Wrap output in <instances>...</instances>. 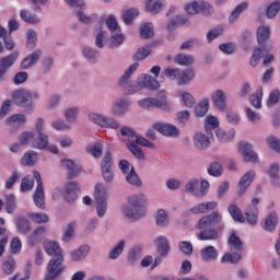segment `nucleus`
<instances>
[{
  "mask_svg": "<svg viewBox=\"0 0 280 280\" xmlns=\"http://www.w3.org/2000/svg\"><path fill=\"white\" fill-rule=\"evenodd\" d=\"M213 106L224 113L226 110V93L222 90H217L211 95Z\"/></svg>",
  "mask_w": 280,
  "mask_h": 280,
  "instance_id": "nucleus-20",
  "label": "nucleus"
},
{
  "mask_svg": "<svg viewBox=\"0 0 280 280\" xmlns=\"http://www.w3.org/2000/svg\"><path fill=\"white\" fill-rule=\"evenodd\" d=\"M61 167L67 170V178L68 180H73V178H78L82 173V166L77 164L75 161L71 159H61L60 160Z\"/></svg>",
  "mask_w": 280,
  "mask_h": 280,
  "instance_id": "nucleus-14",
  "label": "nucleus"
},
{
  "mask_svg": "<svg viewBox=\"0 0 280 280\" xmlns=\"http://www.w3.org/2000/svg\"><path fill=\"white\" fill-rule=\"evenodd\" d=\"M253 180H255V171H248L245 173L238 182L237 196H244L248 187L253 184Z\"/></svg>",
  "mask_w": 280,
  "mask_h": 280,
  "instance_id": "nucleus-18",
  "label": "nucleus"
},
{
  "mask_svg": "<svg viewBox=\"0 0 280 280\" xmlns=\"http://www.w3.org/2000/svg\"><path fill=\"white\" fill-rule=\"evenodd\" d=\"M155 246L158 248L159 255L162 257H167L170 255V241L165 236H159L155 240Z\"/></svg>",
  "mask_w": 280,
  "mask_h": 280,
  "instance_id": "nucleus-30",
  "label": "nucleus"
},
{
  "mask_svg": "<svg viewBox=\"0 0 280 280\" xmlns=\"http://www.w3.org/2000/svg\"><path fill=\"white\" fill-rule=\"evenodd\" d=\"M140 84L142 89H149V91H158L161 86V83L150 74H141Z\"/></svg>",
  "mask_w": 280,
  "mask_h": 280,
  "instance_id": "nucleus-27",
  "label": "nucleus"
},
{
  "mask_svg": "<svg viewBox=\"0 0 280 280\" xmlns=\"http://www.w3.org/2000/svg\"><path fill=\"white\" fill-rule=\"evenodd\" d=\"M49 145V136L47 133H38L37 138L32 141V148L35 150H47Z\"/></svg>",
  "mask_w": 280,
  "mask_h": 280,
  "instance_id": "nucleus-33",
  "label": "nucleus"
},
{
  "mask_svg": "<svg viewBox=\"0 0 280 280\" xmlns=\"http://www.w3.org/2000/svg\"><path fill=\"white\" fill-rule=\"evenodd\" d=\"M128 150L133 154L136 159L139 161H143L145 159V153L141 150V148L138 147L137 143H127Z\"/></svg>",
  "mask_w": 280,
  "mask_h": 280,
  "instance_id": "nucleus-60",
  "label": "nucleus"
},
{
  "mask_svg": "<svg viewBox=\"0 0 280 280\" xmlns=\"http://www.w3.org/2000/svg\"><path fill=\"white\" fill-rule=\"evenodd\" d=\"M141 246H135L132 247L127 256V261L131 265L137 264V261H139V259H141Z\"/></svg>",
  "mask_w": 280,
  "mask_h": 280,
  "instance_id": "nucleus-53",
  "label": "nucleus"
},
{
  "mask_svg": "<svg viewBox=\"0 0 280 280\" xmlns=\"http://www.w3.org/2000/svg\"><path fill=\"white\" fill-rule=\"evenodd\" d=\"M16 226H18L19 233H21L22 235H25L32 231V226L30 225V220H27L26 218H20L18 220Z\"/></svg>",
  "mask_w": 280,
  "mask_h": 280,
  "instance_id": "nucleus-57",
  "label": "nucleus"
},
{
  "mask_svg": "<svg viewBox=\"0 0 280 280\" xmlns=\"http://www.w3.org/2000/svg\"><path fill=\"white\" fill-rule=\"evenodd\" d=\"M219 127H220V120H218V117L207 116L205 128L210 139H213V132H215V130H218Z\"/></svg>",
  "mask_w": 280,
  "mask_h": 280,
  "instance_id": "nucleus-31",
  "label": "nucleus"
},
{
  "mask_svg": "<svg viewBox=\"0 0 280 280\" xmlns=\"http://www.w3.org/2000/svg\"><path fill=\"white\" fill-rule=\"evenodd\" d=\"M175 62L180 67H189L196 62V58H194L191 55L179 54L175 57Z\"/></svg>",
  "mask_w": 280,
  "mask_h": 280,
  "instance_id": "nucleus-46",
  "label": "nucleus"
},
{
  "mask_svg": "<svg viewBox=\"0 0 280 280\" xmlns=\"http://www.w3.org/2000/svg\"><path fill=\"white\" fill-rule=\"evenodd\" d=\"M214 132L221 143H228V141H233V139H235V129H231L228 132L222 129H217Z\"/></svg>",
  "mask_w": 280,
  "mask_h": 280,
  "instance_id": "nucleus-42",
  "label": "nucleus"
},
{
  "mask_svg": "<svg viewBox=\"0 0 280 280\" xmlns=\"http://www.w3.org/2000/svg\"><path fill=\"white\" fill-rule=\"evenodd\" d=\"M152 128L163 137H168L171 139H178V137H180V129L170 122H154Z\"/></svg>",
  "mask_w": 280,
  "mask_h": 280,
  "instance_id": "nucleus-11",
  "label": "nucleus"
},
{
  "mask_svg": "<svg viewBox=\"0 0 280 280\" xmlns=\"http://www.w3.org/2000/svg\"><path fill=\"white\" fill-rule=\"evenodd\" d=\"M45 226H38L37 229H35L28 237V246H31V248H34V246L40 244V242H43V240L45 238Z\"/></svg>",
  "mask_w": 280,
  "mask_h": 280,
  "instance_id": "nucleus-25",
  "label": "nucleus"
},
{
  "mask_svg": "<svg viewBox=\"0 0 280 280\" xmlns=\"http://www.w3.org/2000/svg\"><path fill=\"white\" fill-rule=\"evenodd\" d=\"M26 45L30 47V49H34L36 47V43H38V34H36V31L30 28L26 31Z\"/></svg>",
  "mask_w": 280,
  "mask_h": 280,
  "instance_id": "nucleus-59",
  "label": "nucleus"
},
{
  "mask_svg": "<svg viewBox=\"0 0 280 280\" xmlns=\"http://www.w3.org/2000/svg\"><path fill=\"white\" fill-rule=\"evenodd\" d=\"M279 171H280V165L279 163H273L269 166V176L271 178V184L273 187H279Z\"/></svg>",
  "mask_w": 280,
  "mask_h": 280,
  "instance_id": "nucleus-49",
  "label": "nucleus"
},
{
  "mask_svg": "<svg viewBox=\"0 0 280 280\" xmlns=\"http://www.w3.org/2000/svg\"><path fill=\"white\" fill-rule=\"evenodd\" d=\"M220 230L214 229V228H205L203 231H201L197 237L201 242H215V240H219L220 237Z\"/></svg>",
  "mask_w": 280,
  "mask_h": 280,
  "instance_id": "nucleus-24",
  "label": "nucleus"
},
{
  "mask_svg": "<svg viewBox=\"0 0 280 280\" xmlns=\"http://www.w3.org/2000/svg\"><path fill=\"white\" fill-rule=\"evenodd\" d=\"M279 222V218L277 217V213L271 212L266 219L262 224V228L265 231H268L269 233H272L275 229H277V224Z\"/></svg>",
  "mask_w": 280,
  "mask_h": 280,
  "instance_id": "nucleus-37",
  "label": "nucleus"
},
{
  "mask_svg": "<svg viewBox=\"0 0 280 280\" xmlns=\"http://www.w3.org/2000/svg\"><path fill=\"white\" fill-rule=\"evenodd\" d=\"M137 69H139V62H135L131 66H129V68L118 80V86H120V89L125 91L128 88V85L132 82L130 81V78H132V74Z\"/></svg>",
  "mask_w": 280,
  "mask_h": 280,
  "instance_id": "nucleus-21",
  "label": "nucleus"
},
{
  "mask_svg": "<svg viewBox=\"0 0 280 280\" xmlns=\"http://www.w3.org/2000/svg\"><path fill=\"white\" fill-rule=\"evenodd\" d=\"M86 9H78L74 11V14L77 19L80 21V23H83V25H91L92 21H95L97 19V15H89L84 12Z\"/></svg>",
  "mask_w": 280,
  "mask_h": 280,
  "instance_id": "nucleus-41",
  "label": "nucleus"
},
{
  "mask_svg": "<svg viewBox=\"0 0 280 280\" xmlns=\"http://www.w3.org/2000/svg\"><path fill=\"white\" fill-rule=\"evenodd\" d=\"M279 10H280V1L277 0V1L272 2L267 8V18L268 19H275V16H277V14H279Z\"/></svg>",
  "mask_w": 280,
  "mask_h": 280,
  "instance_id": "nucleus-64",
  "label": "nucleus"
},
{
  "mask_svg": "<svg viewBox=\"0 0 280 280\" xmlns=\"http://www.w3.org/2000/svg\"><path fill=\"white\" fill-rule=\"evenodd\" d=\"M209 226H217L218 231H224V223L220 212L213 211L210 214L203 215L197 224V229L199 231H202V229H209Z\"/></svg>",
  "mask_w": 280,
  "mask_h": 280,
  "instance_id": "nucleus-8",
  "label": "nucleus"
},
{
  "mask_svg": "<svg viewBox=\"0 0 280 280\" xmlns=\"http://www.w3.org/2000/svg\"><path fill=\"white\" fill-rule=\"evenodd\" d=\"M245 10H248V2H242L241 4H238L230 14L229 16V22L230 23H235V21H237V19H240V14H242V12H245Z\"/></svg>",
  "mask_w": 280,
  "mask_h": 280,
  "instance_id": "nucleus-47",
  "label": "nucleus"
},
{
  "mask_svg": "<svg viewBox=\"0 0 280 280\" xmlns=\"http://www.w3.org/2000/svg\"><path fill=\"white\" fill-rule=\"evenodd\" d=\"M126 180L129 185H132V187H141V185H143L141 177H139V174L135 171V166H131L130 172L126 175Z\"/></svg>",
  "mask_w": 280,
  "mask_h": 280,
  "instance_id": "nucleus-40",
  "label": "nucleus"
},
{
  "mask_svg": "<svg viewBox=\"0 0 280 280\" xmlns=\"http://www.w3.org/2000/svg\"><path fill=\"white\" fill-rule=\"evenodd\" d=\"M124 248H126V241L120 240L108 253L109 259H119L121 253H124Z\"/></svg>",
  "mask_w": 280,
  "mask_h": 280,
  "instance_id": "nucleus-43",
  "label": "nucleus"
},
{
  "mask_svg": "<svg viewBox=\"0 0 280 280\" xmlns=\"http://www.w3.org/2000/svg\"><path fill=\"white\" fill-rule=\"evenodd\" d=\"M160 100L155 97H147L138 101L140 108H161L164 113H170L172 110V104L167 102V94L165 92H160Z\"/></svg>",
  "mask_w": 280,
  "mask_h": 280,
  "instance_id": "nucleus-4",
  "label": "nucleus"
},
{
  "mask_svg": "<svg viewBox=\"0 0 280 280\" xmlns=\"http://www.w3.org/2000/svg\"><path fill=\"white\" fill-rule=\"evenodd\" d=\"M108 198V189L104 184H96L94 191V199L96 202V213L98 218H104L106 215V211H108V202L106 201Z\"/></svg>",
  "mask_w": 280,
  "mask_h": 280,
  "instance_id": "nucleus-6",
  "label": "nucleus"
},
{
  "mask_svg": "<svg viewBox=\"0 0 280 280\" xmlns=\"http://www.w3.org/2000/svg\"><path fill=\"white\" fill-rule=\"evenodd\" d=\"M187 19L183 18V15H176L175 18L171 19L166 25V28L168 30V32H172L174 30H176V27L180 26V25H185L187 23Z\"/></svg>",
  "mask_w": 280,
  "mask_h": 280,
  "instance_id": "nucleus-51",
  "label": "nucleus"
},
{
  "mask_svg": "<svg viewBox=\"0 0 280 280\" xmlns=\"http://www.w3.org/2000/svg\"><path fill=\"white\" fill-rule=\"evenodd\" d=\"M150 54H152V48H150V46H144L136 51V54L132 56V60L136 62L138 60H145Z\"/></svg>",
  "mask_w": 280,
  "mask_h": 280,
  "instance_id": "nucleus-55",
  "label": "nucleus"
},
{
  "mask_svg": "<svg viewBox=\"0 0 280 280\" xmlns=\"http://www.w3.org/2000/svg\"><path fill=\"white\" fill-rule=\"evenodd\" d=\"M80 190V184L78 182H70L66 186V190L63 194V198L67 202H73L78 198V195L75 194L77 191Z\"/></svg>",
  "mask_w": 280,
  "mask_h": 280,
  "instance_id": "nucleus-26",
  "label": "nucleus"
},
{
  "mask_svg": "<svg viewBox=\"0 0 280 280\" xmlns=\"http://www.w3.org/2000/svg\"><path fill=\"white\" fill-rule=\"evenodd\" d=\"M19 51H13L12 54L2 57L0 59V69H3L4 71H8V69L14 67V62L19 60Z\"/></svg>",
  "mask_w": 280,
  "mask_h": 280,
  "instance_id": "nucleus-29",
  "label": "nucleus"
},
{
  "mask_svg": "<svg viewBox=\"0 0 280 280\" xmlns=\"http://www.w3.org/2000/svg\"><path fill=\"white\" fill-rule=\"evenodd\" d=\"M228 211L231 215V218L234 220V222L244 223L246 222V219L244 217V212H242V209L235 205H230L228 207Z\"/></svg>",
  "mask_w": 280,
  "mask_h": 280,
  "instance_id": "nucleus-36",
  "label": "nucleus"
},
{
  "mask_svg": "<svg viewBox=\"0 0 280 280\" xmlns=\"http://www.w3.org/2000/svg\"><path fill=\"white\" fill-rule=\"evenodd\" d=\"M97 55H98L97 50L92 49L91 47H84L83 48V57L91 65H95V62L97 60Z\"/></svg>",
  "mask_w": 280,
  "mask_h": 280,
  "instance_id": "nucleus-58",
  "label": "nucleus"
},
{
  "mask_svg": "<svg viewBox=\"0 0 280 280\" xmlns=\"http://www.w3.org/2000/svg\"><path fill=\"white\" fill-rule=\"evenodd\" d=\"M38 163V153L36 151H28L24 153L23 158L21 159V164L22 165H28V166H34Z\"/></svg>",
  "mask_w": 280,
  "mask_h": 280,
  "instance_id": "nucleus-39",
  "label": "nucleus"
},
{
  "mask_svg": "<svg viewBox=\"0 0 280 280\" xmlns=\"http://www.w3.org/2000/svg\"><path fill=\"white\" fill-rule=\"evenodd\" d=\"M240 152L246 163H259V156L253 150V144L241 142Z\"/></svg>",
  "mask_w": 280,
  "mask_h": 280,
  "instance_id": "nucleus-16",
  "label": "nucleus"
},
{
  "mask_svg": "<svg viewBox=\"0 0 280 280\" xmlns=\"http://www.w3.org/2000/svg\"><path fill=\"white\" fill-rule=\"evenodd\" d=\"M222 164L220 162H212L208 167V174L218 178L223 173Z\"/></svg>",
  "mask_w": 280,
  "mask_h": 280,
  "instance_id": "nucleus-61",
  "label": "nucleus"
},
{
  "mask_svg": "<svg viewBox=\"0 0 280 280\" xmlns=\"http://www.w3.org/2000/svg\"><path fill=\"white\" fill-rule=\"evenodd\" d=\"M75 222H71L67 225L66 230L63 231L62 235V242L66 244H69L71 240L73 238V235H75Z\"/></svg>",
  "mask_w": 280,
  "mask_h": 280,
  "instance_id": "nucleus-56",
  "label": "nucleus"
},
{
  "mask_svg": "<svg viewBox=\"0 0 280 280\" xmlns=\"http://www.w3.org/2000/svg\"><path fill=\"white\" fill-rule=\"evenodd\" d=\"M44 250L49 257H52V259H56V257H63L62 248H60V245L56 241H45Z\"/></svg>",
  "mask_w": 280,
  "mask_h": 280,
  "instance_id": "nucleus-23",
  "label": "nucleus"
},
{
  "mask_svg": "<svg viewBox=\"0 0 280 280\" xmlns=\"http://www.w3.org/2000/svg\"><path fill=\"white\" fill-rule=\"evenodd\" d=\"M27 218L35 222V224H47L49 222V215L45 212H28Z\"/></svg>",
  "mask_w": 280,
  "mask_h": 280,
  "instance_id": "nucleus-48",
  "label": "nucleus"
},
{
  "mask_svg": "<svg viewBox=\"0 0 280 280\" xmlns=\"http://www.w3.org/2000/svg\"><path fill=\"white\" fill-rule=\"evenodd\" d=\"M207 113H209V98H203L195 106V115L197 117H205Z\"/></svg>",
  "mask_w": 280,
  "mask_h": 280,
  "instance_id": "nucleus-45",
  "label": "nucleus"
},
{
  "mask_svg": "<svg viewBox=\"0 0 280 280\" xmlns=\"http://www.w3.org/2000/svg\"><path fill=\"white\" fill-rule=\"evenodd\" d=\"M91 248L89 245H82L79 248L72 250L70 253V257L72 261H82V259H86Z\"/></svg>",
  "mask_w": 280,
  "mask_h": 280,
  "instance_id": "nucleus-32",
  "label": "nucleus"
},
{
  "mask_svg": "<svg viewBox=\"0 0 280 280\" xmlns=\"http://www.w3.org/2000/svg\"><path fill=\"white\" fill-rule=\"evenodd\" d=\"M192 141L197 150H208V148H211V140L209 139V136L200 131H197L194 135Z\"/></svg>",
  "mask_w": 280,
  "mask_h": 280,
  "instance_id": "nucleus-22",
  "label": "nucleus"
},
{
  "mask_svg": "<svg viewBox=\"0 0 280 280\" xmlns=\"http://www.w3.org/2000/svg\"><path fill=\"white\" fill-rule=\"evenodd\" d=\"M20 18L24 23H27L28 25H38L40 23V18L25 9L20 11Z\"/></svg>",
  "mask_w": 280,
  "mask_h": 280,
  "instance_id": "nucleus-35",
  "label": "nucleus"
},
{
  "mask_svg": "<svg viewBox=\"0 0 280 280\" xmlns=\"http://www.w3.org/2000/svg\"><path fill=\"white\" fill-rule=\"evenodd\" d=\"M2 270L4 275H12V272L16 270V261L14 260V257L9 256L4 259L2 262Z\"/></svg>",
  "mask_w": 280,
  "mask_h": 280,
  "instance_id": "nucleus-50",
  "label": "nucleus"
},
{
  "mask_svg": "<svg viewBox=\"0 0 280 280\" xmlns=\"http://www.w3.org/2000/svg\"><path fill=\"white\" fill-rule=\"evenodd\" d=\"M259 198H254L252 199L250 205H247L244 210V218L247 224H250L252 226H255V224H257V222L259 221V208H257V205H259Z\"/></svg>",
  "mask_w": 280,
  "mask_h": 280,
  "instance_id": "nucleus-13",
  "label": "nucleus"
},
{
  "mask_svg": "<svg viewBox=\"0 0 280 280\" xmlns=\"http://www.w3.org/2000/svg\"><path fill=\"white\" fill-rule=\"evenodd\" d=\"M187 14L194 16L196 14H203V16H211L213 14V7L207 1L195 0L187 3L184 8Z\"/></svg>",
  "mask_w": 280,
  "mask_h": 280,
  "instance_id": "nucleus-7",
  "label": "nucleus"
},
{
  "mask_svg": "<svg viewBox=\"0 0 280 280\" xmlns=\"http://www.w3.org/2000/svg\"><path fill=\"white\" fill-rule=\"evenodd\" d=\"M200 255H201L202 261H215L220 253L214 246L208 245L200 250Z\"/></svg>",
  "mask_w": 280,
  "mask_h": 280,
  "instance_id": "nucleus-28",
  "label": "nucleus"
},
{
  "mask_svg": "<svg viewBox=\"0 0 280 280\" xmlns=\"http://www.w3.org/2000/svg\"><path fill=\"white\" fill-rule=\"evenodd\" d=\"M43 58V49H36L26 56L20 63V69L23 71L32 69Z\"/></svg>",
  "mask_w": 280,
  "mask_h": 280,
  "instance_id": "nucleus-17",
  "label": "nucleus"
},
{
  "mask_svg": "<svg viewBox=\"0 0 280 280\" xmlns=\"http://www.w3.org/2000/svg\"><path fill=\"white\" fill-rule=\"evenodd\" d=\"M12 100L18 106L33 110L34 100H40V94L37 91L20 89L12 93Z\"/></svg>",
  "mask_w": 280,
  "mask_h": 280,
  "instance_id": "nucleus-2",
  "label": "nucleus"
},
{
  "mask_svg": "<svg viewBox=\"0 0 280 280\" xmlns=\"http://www.w3.org/2000/svg\"><path fill=\"white\" fill-rule=\"evenodd\" d=\"M26 120L27 118L23 114H14L5 119L9 126H14V124L22 126V124H25Z\"/></svg>",
  "mask_w": 280,
  "mask_h": 280,
  "instance_id": "nucleus-62",
  "label": "nucleus"
},
{
  "mask_svg": "<svg viewBox=\"0 0 280 280\" xmlns=\"http://www.w3.org/2000/svg\"><path fill=\"white\" fill-rule=\"evenodd\" d=\"M140 36L144 40H148L154 36V27H152V23L147 22L140 26Z\"/></svg>",
  "mask_w": 280,
  "mask_h": 280,
  "instance_id": "nucleus-52",
  "label": "nucleus"
},
{
  "mask_svg": "<svg viewBox=\"0 0 280 280\" xmlns=\"http://www.w3.org/2000/svg\"><path fill=\"white\" fill-rule=\"evenodd\" d=\"M113 154H110V151H106L101 161V170H113Z\"/></svg>",
  "mask_w": 280,
  "mask_h": 280,
  "instance_id": "nucleus-63",
  "label": "nucleus"
},
{
  "mask_svg": "<svg viewBox=\"0 0 280 280\" xmlns=\"http://www.w3.org/2000/svg\"><path fill=\"white\" fill-rule=\"evenodd\" d=\"M228 244L233 254H224L221 259L222 264H240L242 261V254L240 253L244 248L242 240L235 233H232L228 238Z\"/></svg>",
  "mask_w": 280,
  "mask_h": 280,
  "instance_id": "nucleus-3",
  "label": "nucleus"
},
{
  "mask_svg": "<svg viewBox=\"0 0 280 280\" xmlns=\"http://www.w3.org/2000/svg\"><path fill=\"white\" fill-rule=\"evenodd\" d=\"M33 174L37 183L35 192L33 195L34 205L38 209H45V188L43 186V179L40 178V173L38 171H34Z\"/></svg>",
  "mask_w": 280,
  "mask_h": 280,
  "instance_id": "nucleus-12",
  "label": "nucleus"
},
{
  "mask_svg": "<svg viewBox=\"0 0 280 280\" xmlns=\"http://www.w3.org/2000/svg\"><path fill=\"white\" fill-rule=\"evenodd\" d=\"M164 75L165 78H171V80H176L179 86H185V84H189L196 78V72L194 69L167 68L164 70Z\"/></svg>",
  "mask_w": 280,
  "mask_h": 280,
  "instance_id": "nucleus-5",
  "label": "nucleus"
},
{
  "mask_svg": "<svg viewBox=\"0 0 280 280\" xmlns=\"http://www.w3.org/2000/svg\"><path fill=\"white\" fill-rule=\"evenodd\" d=\"M132 102L129 98L121 97L116 100L112 107V113L116 117H124V115L130 113Z\"/></svg>",
  "mask_w": 280,
  "mask_h": 280,
  "instance_id": "nucleus-15",
  "label": "nucleus"
},
{
  "mask_svg": "<svg viewBox=\"0 0 280 280\" xmlns=\"http://www.w3.org/2000/svg\"><path fill=\"white\" fill-rule=\"evenodd\" d=\"M218 208L217 201H208L199 203L192 207L189 211L184 212V215H189V213H194L195 215H199L200 213H209V211H213V209Z\"/></svg>",
  "mask_w": 280,
  "mask_h": 280,
  "instance_id": "nucleus-19",
  "label": "nucleus"
},
{
  "mask_svg": "<svg viewBox=\"0 0 280 280\" xmlns=\"http://www.w3.org/2000/svg\"><path fill=\"white\" fill-rule=\"evenodd\" d=\"M65 270V256L51 258L47 265V275L45 280H56Z\"/></svg>",
  "mask_w": 280,
  "mask_h": 280,
  "instance_id": "nucleus-10",
  "label": "nucleus"
},
{
  "mask_svg": "<svg viewBox=\"0 0 280 280\" xmlns=\"http://www.w3.org/2000/svg\"><path fill=\"white\" fill-rule=\"evenodd\" d=\"M264 97V88H257L256 92L249 95V102L254 108H261V98Z\"/></svg>",
  "mask_w": 280,
  "mask_h": 280,
  "instance_id": "nucleus-44",
  "label": "nucleus"
},
{
  "mask_svg": "<svg viewBox=\"0 0 280 280\" xmlns=\"http://www.w3.org/2000/svg\"><path fill=\"white\" fill-rule=\"evenodd\" d=\"M120 135L121 137H126L128 143H137L143 148H150V150H154V143L150 142L148 139L141 136H138L135 129L131 127H121Z\"/></svg>",
  "mask_w": 280,
  "mask_h": 280,
  "instance_id": "nucleus-9",
  "label": "nucleus"
},
{
  "mask_svg": "<svg viewBox=\"0 0 280 280\" xmlns=\"http://www.w3.org/2000/svg\"><path fill=\"white\" fill-rule=\"evenodd\" d=\"M270 39V26H259L257 28V43L258 45H266Z\"/></svg>",
  "mask_w": 280,
  "mask_h": 280,
  "instance_id": "nucleus-38",
  "label": "nucleus"
},
{
  "mask_svg": "<svg viewBox=\"0 0 280 280\" xmlns=\"http://www.w3.org/2000/svg\"><path fill=\"white\" fill-rule=\"evenodd\" d=\"M86 152L88 154L94 156V159H100L104 152V142L102 140H98L93 144H90L86 148Z\"/></svg>",
  "mask_w": 280,
  "mask_h": 280,
  "instance_id": "nucleus-34",
  "label": "nucleus"
},
{
  "mask_svg": "<svg viewBox=\"0 0 280 280\" xmlns=\"http://www.w3.org/2000/svg\"><path fill=\"white\" fill-rule=\"evenodd\" d=\"M148 199H145V194L141 192L139 195L132 196L128 199V205L122 207V213L128 220H141L145 215V205Z\"/></svg>",
  "mask_w": 280,
  "mask_h": 280,
  "instance_id": "nucleus-1",
  "label": "nucleus"
},
{
  "mask_svg": "<svg viewBox=\"0 0 280 280\" xmlns=\"http://www.w3.org/2000/svg\"><path fill=\"white\" fill-rule=\"evenodd\" d=\"M138 16H139V10L131 8L122 13V21L125 25H130L132 23V20H135Z\"/></svg>",
  "mask_w": 280,
  "mask_h": 280,
  "instance_id": "nucleus-54",
  "label": "nucleus"
}]
</instances>
